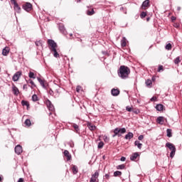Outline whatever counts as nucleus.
Returning <instances> with one entry per match:
<instances>
[{
    "instance_id": "obj_51",
    "label": "nucleus",
    "mask_w": 182,
    "mask_h": 182,
    "mask_svg": "<svg viewBox=\"0 0 182 182\" xmlns=\"http://www.w3.org/2000/svg\"><path fill=\"white\" fill-rule=\"evenodd\" d=\"M120 160H121V161H126V157L122 156Z\"/></svg>"
},
{
    "instance_id": "obj_64",
    "label": "nucleus",
    "mask_w": 182,
    "mask_h": 182,
    "mask_svg": "<svg viewBox=\"0 0 182 182\" xmlns=\"http://www.w3.org/2000/svg\"><path fill=\"white\" fill-rule=\"evenodd\" d=\"M0 72H1V68H0Z\"/></svg>"
},
{
    "instance_id": "obj_16",
    "label": "nucleus",
    "mask_w": 182,
    "mask_h": 182,
    "mask_svg": "<svg viewBox=\"0 0 182 182\" xmlns=\"http://www.w3.org/2000/svg\"><path fill=\"white\" fill-rule=\"evenodd\" d=\"M133 134L132 132H129L127 134L125 135L124 139L125 140H132L133 139Z\"/></svg>"
},
{
    "instance_id": "obj_59",
    "label": "nucleus",
    "mask_w": 182,
    "mask_h": 182,
    "mask_svg": "<svg viewBox=\"0 0 182 182\" xmlns=\"http://www.w3.org/2000/svg\"><path fill=\"white\" fill-rule=\"evenodd\" d=\"M0 181H2V177L0 176Z\"/></svg>"
},
{
    "instance_id": "obj_52",
    "label": "nucleus",
    "mask_w": 182,
    "mask_h": 182,
    "mask_svg": "<svg viewBox=\"0 0 182 182\" xmlns=\"http://www.w3.org/2000/svg\"><path fill=\"white\" fill-rule=\"evenodd\" d=\"M109 177H110V175H109L108 173H106V174H105V178H106L107 180H109Z\"/></svg>"
},
{
    "instance_id": "obj_44",
    "label": "nucleus",
    "mask_w": 182,
    "mask_h": 182,
    "mask_svg": "<svg viewBox=\"0 0 182 182\" xmlns=\"http://www.w3.org/2000/svg\"><path fill=\"white\" fill-rule=\"evenodd\" d=\"M126 110H127V112H133V107L127 106Z\"/></svg>"
},
{
    "instance_id": "obj_15",
    "label": "nucleus",
    "mask_w": 182,
    "mask_h": 182,
    "mask_svg": "<svg viewBox=\"0 0 182 182\" xmlns=\"http://www.w3.org/2000/svg\"><path fill=\"white\" fill-rule=\"evenodd\" d=\"M156 122L159 124H164V117H159L156 119Z\"/></svg>"
},
{
    "instance_id": "obj_1",
    "label": "nucleus",
    "mask_w": 182,
    "mask_h": 182,
    "mask_svg": "<svg viewBox=\"0 0 182 182\" xmlns=\"http://www.w3.org/2000/svg\"><path fill=\"white\" fill-rule=\"evenodd\" d=\"M118 76L121 79H128L130 75V68L126 65H121L117 71Z\"/></svg>"
},
{
    "instance_id": "obj_43",
    "label": "nucleus",
    "mask_w": 182,
    "mask_h": 182,
    "mask_svg": "<svg viewBox=\"0 0 182 182\" xmlns=\"http://www.w3.org/2000/svg\"><path fill=\"white\" fill-rule=\"evenodd\" d=\"M73 127L75 129V130L76 132H79V125L76 124H73Z\"/></svg>"
},
{
    "instance_id": "obj_60",
    "label": "nucleus",
    "mask_w": 182,
    "mask_h": 182,
    "mask_svg": "<svg viewBox=\"0 0 182 182\" xmlns=\"http://www.w3.org/2000/svg\"><path fill=\"white\" fill-rule=\"evenodd\" d=\"M149 20H150V18H148L146 19V21H149Z\"/></svg>"
},
{
    "instance_id": "obj_28",
    "label": "nucleus",
    "mask_w": 182,
    "mask_h": 182,
    "mask_svg": "<svg viewBox=\"0 0 182 182\" xmlns=\"http://www.w3.org/2000/svg\"><path fill=\"white\" fill-rule=\"evenodd\" d=\"M134 144L135 146H137L138 149H141V146H143V144L140 143V141H135Z\"/></svg>"
},
{
    "instance_id": "obj_40",
    "label": "nucleus",
    "mask_w": 182,
    "mask_h": 182,
    "mask_svg": "<svg viewBox=\"0 0 182 182\" xmlns=\"http://www.w3.org/2000/svg\"><path fill=\"white\" fill-rule=\"evenodd\" d=\"M116 136H118V137H120L122 134H118L115 129H114V134L112 135V137H116Z\"/></svg>"
},
{
    "instance_id": "obj_13",
    "label": "nucleus",
    "mask_w": 182,
    "mask_h": 182,
    "mask_svg": "<svg viewBox=\"0 0 182 182\" xmlns=\"http://www.w3.org/2000/svg\"><path fill=\"white\" fill-rule=\"evenodd\" d=\"M12 90L14 92V95H15L16 96H18L19 95V89H18V87H16V86L13 85Z\"/></svg>"
},
{
    "instance_id": "obj_27",
    "label": "nucleus",
    "mask_w": 182,
    "mask_h": 182,
    "mask_svg": "<svg viewBox=\"0 0 182 182\" xmlns=\"http://www.w3.org/2000/svg\"><path fill=\"white\" fill-rule=\"evenodd\" d=\"M87 15H88L89 16H92V15H95V10L93 9H92V10H87Z\"/></svg>"
},
{
    "instance_id": "obj_6",
    "label": "nucleus",
    "mask_w": 182,
    "mask_h": 182,
    "mask_svg": "<svg viewBox=\"0 0 182 182\" xmlns=\"http://www.w3.org/2000/svg\"><path fill=\"white\" fill-rule=\"evenodd\" d=\"M21 76H22V71H18L16 72L12 79L14 80V82H18L19 80V77H21Z\"/></svg>"
},
{
    "instance_id": "obj_53",
    "label": "nucleus",
    "mask_w": 182,
    "mask_h": 182,
    "mask_svg": "<svg viewBox=\"0 0 182 182\" xmlns=\"http://www.w3.org/2000/svg\"><path fill=\"white\" fill-rule=\"evenodd\" d=\"M49 93L51 96H53V90H50Z\"/></svg>"
},
{
    "instance_id": "obj_10",
    "label": "nucleus",
    "mask_w": 182,
    "mask_h": 182,
    "mask_svg": "<svg viewBox=\"0 0 182 182\" xmlns=\"http://www.w3.org/2000/svg\"><path fill=\"white\" fill-rule=\"evenodd\" d=\"M64 156L67 157V161H70V160H72V155H70V153H69V151L65 150Z\"/></svg>"
},
{
    "instance_id": "obj_31",
    "label": "nucleus",
    "mask_w": 182,
    "mask_h": 182,
    "mask_svg": "<svg viewBox=\"0 0 182 182\" xmlns=\"http://www.w3.org/2000/svg\"><path fill=\"white\" fill-rule=\"evenodd\" d=\"M28 77H30V79H36V77L35 76V73H33V72L29 73Z\"/></svg>"
},
{
    "instance_id": "obj_45",
    "label": "nucleus",
    "mask_w": 182,
    "mask_h": 182,
    "mask_svg": "<svg viewBox=\"0 0 182 182\" xmlns=\"http://www.w3.org/2000/svg\"><path fill=\"white\" fill-rule=\"evenodd\" d=\"M103 140H104V141H105V143H109V137H107V136L105 135L103 136Z\"/></svg>"
},
{
    "instance_id": "obj_41",
    "label": "nucleus",
    "mask_w": 182,
    "mask_h": 182,
    "mask_svg": "<svg viewBox=\"0 0 182 182\" xmlns=\"http://www.w3.org/2000/svg\"><path fill=\"white\" fill-rule=\"evenodd\" d=\"M181 60H180V57H177L175 60H174V63L175 65H178V63H180Z\"/></svg>"
},
{
    "instance_id": "obj_8",
    "label": "nucleus",
    "mask_w": 182,
    "mask_h": 182,
    "mask_svg": "<svg viewBox=\"0 0 182 182\" xmlns=\"http://www.w3.org/2000/svg\"><path fill=\"white\" fill-rule=\"evenodd\" d=\"M114 130L118 134H124L126 133V128H115Z\"/></svg>"
},
{
    "instance_id": "obj_48",
    "label": "nucleus",
    "mask_w": 182,
    "mask_h": 182,
    "mask_svg": "<svg viewBox=\"0 0 182 182\" xmlns=\"http://www.w3.org/2000/svg\"><path fill=\"white\" fill-rule=\"evenodd\" d=\"M163 70V65H159L158 68V72H161Z\"/></svg>"
},
{
    "instance_id": "obj_50",
    "label": "nucleus",
    "mask_w": 182,
    "mask_h": 182,
    "mask_svg": "<svg viewBox=\"0 0 182 182\" xmlns=\"http://www.w3.org/2000/svg\"><path fill=\"white\" fill-rule=\"evenodd\" d=\"M144 139V136L143 135H140L139 137H138V140H143Z\"/></svg>"
},
{
    "instance_id": "obj_39",
    "label": "nucleus",
    "mask_w": 182,
    "mask_h": 182,
    "mask_svg": "<svg viewBox=\"0 0 182 182\" xmlns=\"http://www.w3.org/2000/svg\"><path fill=\"white\" fill-rule=\"evenodd\" d=\"M103 146H105V143L103 141H100L99 142L97 147L98 149H103Z\"/></svg>"
},
{
    "instance_id": "obj_63",
    "label": "nucleus",
    "mask_w": 182,
    "mask_h": 182,
    "mask_svg": "<svg viewBox=\"0 0 182 182\" xmlns=\"http://www.w3.org/2000/svg\"><path fill=\"white\" fill-rule=\"evenodd\" d=\"M152 80H154V77H152Z\"/></svg>"
},
{
    "instance_id": "obj_21",
    "label": "nucleus",
    "mask_w": 182,
    "mask_h": 182,
    "mask_svg": "<svg viewBox=\"0 0 182 182\" xmlns=\"http://www.w3.org/2000/svg\"><path fill=\"white\" fill-rule=\"evenodd\" d=\"M50 52H53L54 58H59V53H58V50H56V48L50 50Z\"/></svg>"
},
{
    "instance_id": "obj_35",
    "label": "nucleus",
    "mask_w": 182,
    "mask_h": 182,
    "mask_svg": "<svg viewBox=\"0 0 182 182\" xmlns=\"http://www.w3.org/2000/svg\"><path fill=\"white\" fill-rule=\"evenodd\" d=\"M171 43H168L166 44V46H165V48L166 49V50H171Z\"/></svg>"
},
{
    "instance_id": "obj_3",
    "label": "nucleus",
    "mask_w": 182,
    "mask_h": 182,
    "mask_svg": "<svg viewBox=\"0 0 182 182\" xmlns=\"http://www.w3.org/2000/svg\"><path fill=\"white\" fill-rule=\"evenodd\" d=\"M100 170H97L93 174H92L90 182H99V173Z\"/></svg>"
},
{
    "instance_id": "obj_57",
    "label": "nucleus",
    "mask_w": 182,
    "mask_h": 182,
    "mask_svg": "<svg viewBox=\"0 0 182 182\" xmlns=\"http://www.w3.org/2000/svg\"><path fill=\"white\" fill-rule=\"evenodd\" d=\"M154 100H156V97H153L152 98H151V102H153Z\"/></svg>"
},
{
    "instance_id": "obj_2",
    "label": "nucleus",
    "mask_w": 182,
    "mask_h": 182,
    "mask_svg": "<svg viewBox=\"0 0 182 182\" xmlns=\"http://www.w3.org/2000/svg\"><path fill=\"white\" fill-rule=\"evenodd\" d=\"M166 147H168V149H169V150H171V153H170V157H171V159H173V157H174L175 154H176V146L170 143V142H167L166 144Z\"/></svg>"
},
{
    "instance_id": "obj_42",
    "label": "nucleus",
    "mask_w": 182,
    "mask_h": 182,
    "mask_svg": "<svg viewBox=\"0 0 182 182\" xmlns=\"http://www.w3.org/2000/svg\"><path fill=\"white\" fill-rule=\"evenodd\" d=\"M146 86H151V85H153V82H151V80H147L146 81Z\"/></svg>"
},
{
    "instance_id": "obj_62",
    "label": "nucleus",
    "mask_w": 182,
    "mask_h": 182,
    "mask_svg": "<svg viewBox=\"0 0 182 182\" xmlns=\"http://www.w3.org/2000/svg\"><path fill=\"white\" fill-rule=\"evenodd\" d=\"M57 93H59V90H56Z\"/></svg>"
},
{
    "instance_id": "obj_19",
    "label": "nucleus",
    "mask_w": 182,
    "mask_h": 182,
    "mask_svg": "<svg viewBox=\"0 0 182 182\" xmlns=\"http://www.w3.org/2000/svg\"><path fill=\"white\" fill-rule=\"evenodd\" d=\"M164 109V106L161 104H158L156 106V109L158 110V112H161Z\"/></svg>"
},
{
    "instance_id": "obj_29",
    "label": "nucleus",
    "mask_w": 182,
    "mask_h": 182,
    "mask_svg": "<svg viewBox=\"0 0 182 182\" xmlns=\"http://www.w3.org/2000/svg\"><path fill=\"white\" fill-rule=\"evenodd\" d=\"M122 176V171H117L114 172V177H120Z\"/></svg>"
},
{
    "instance_id": "obj_4",
    "label": "nucleus",
    "mask_w": 182,
    "mask_h": 182,
    "mask_svg": "<svg viewBox=\"0 0 182 182\" xmlns=\"http://www.w3.org/2000/svg\"><path fill=\"white\" fill-rule=\"evenodd\" d=\"M48 43L49 46L50 50H53V49H57L58 44L56 43V42H55V41H53L52 39H48Z\"/></svg>"
},
{
    "instance_id": "obj_49",
    "label": "nucleus",
    "mask_w": 182,
    "mask_h": 182,
    "mask_svg": "<svg viewBox=\"0 0 182 182\" xmlns=\"http://www.w3.org/2000/svg\"><path fill=\"white\" fill-rule=\"evenodd\" d=\"M11 3L13 4V5H16V4H18L17 2H16V0H11Z\"/></svg>"
},
{
    "instance_id": "obj_20",
    "label": "nucleus",
    "mask_w": 182,
    "mask_h": 182,
    "mask_svg": "<svg viewBox=\"0 0 182 182\" xmlns=\"http://www.w3.org/2000/svg\"><path fill=\"white\" fill-rule=\"evenodd\" d=\"M59 30L63 33V35H66V29L65 28V26L60 25L59 26Z\"/></svg>"
},
{
    "instance_id": "obj_12",
    "label": "nucleus",
    "mask_w": 182,
    "mask_h": 182,
    "mask_svg": "<svg viewBox=\"0 0 182 182\" xmlns=\"http://www.w3.org/2000/svg\"><path fill=\"white\" fill-rule=\"evenodd\" d=\"M14 150L16 154H21V153H22V146L21 145H17Z\"/></svg>"
},
{
    "instance_id": "obj_23",
    "label": "nucleus",
    "mask_w": 182,
    "mask_h": 182,
    "mask_svg": "<svg viewBox=\"0 0 182 182\" xmlns=\"http://www.w3.org/2000/svg\"><path fill=\"white\" fill-rule=\"evenodd\" d=\"M72 171H73V174H77V173L79 172V170L77 169V166H73V167H72Z\"/></svg>"
},
{
    "instance_id": "obj_18",
    "label": "nucleus",
    "mask_w": 182,
    "mask_h": 182,
    "mask_svg": "<svg viewBox=\"0 0 182 182\" xmlns=\"http://www.w3.org/2000/svg\"><path fill=\"white\" fill-rule=\"evenodd\" d=\"M138 156H139V153H137V152L132 154V155L130 156V160L132 161H134V160H136V159H137Z\"/></svg>"
},
{
    "instance_id": "obj_11",
    "label": "nucleus",
    "mask_w": 182,
    "mask_h": 182,
    "mask_svg": "<svg viewBox=\"0 0 182 182\" xmlns=\"http://www.w3.org/2000/svg\"><path fill=\"white\" fill-rule=\"evenodd\" d=\"M111 95H112V96H119V95H120V90L113 88L111 90Z\"/></svg>"
},
{
    "instance_id": "obj_24",
    "label": "nucleus",
    "mask_w": 182,
    "mask_h": 182,
    "mask_svg": "<svg viewBox=\"0 0 182 182\" xmlns=\"http://www.w3.org/2000/svg\"><path fill=\"white\" fill-rule=\"evenodd\" d=\"M14 11H16L18 14L21 13V7L19 6V5L18 4L14 5Z\"/></svg>"
},
{
    "instance_id": "obj_46",
    "label": "nucleus",
    "mask_w": 182,
    "mask_h": 182,
    "mask_svg": "<svg viewBox=\"0 0 182 182\" xmlns=\"http://www.w3.org/2000/svg\"><path fill=\"white\" fill-rule=\"evenodd\" d=\"M88 127H89L90 130H95L96 129V127H95L90 124H88Z\"/></svg>"
},
{
    "instance_id": "obj_38",
    "label": "nucleus",
    "mask_w": 182,
    "mask_h": 182,
    "mask_svg": "<svg viewBox=\"0 0 182 182\" xmlns=\"http://www.w3.org/2000/svg\"><path fill=\"white\" fill-rule=\"evenodd\" d=\"M21 105H22V106H27V107H29V103L25 100L21 101Z\"/></svg>"
},
{
    "instance_id": "obj_32",
    "label": "nucleus",
    "mask_w": 182,
    "mask_h": 182,
    "mask_svg": "<svg viewBox=\"0 0 182 182\" xmlns=\"http://www.w3.org/2000/svg\"><path fill=\"white\" fill-rule=\"evenodd\" d=\"M27 83H30L31 85V88L36 87V85H35V82H33L32 80H28Z\"/></svg>"
},
{
    "instance_id": "obj_7",
    "label": "nucleus",
    "mask_w": 182,
    "mask_h": 182,
    "mask_svg": "<svg viewBox=\"0 0 182 182\" xmlns=\"http://www.w3.org/2000/svg\"><path fill=\"white\" fill-rule=\"evenodd\" d=\"M46 105L48 109L50 110V112H53V110H55V107H53V105H52V102H50V100H46Z\"/></svg>"
},
{
    "instance_id": "obj_5",
    "label": "nucleus",
    "mask_w": 182,
    "mask_h": 182,
    "mask_svg": "<svg viewBox=\"0 0 182 182\" xmlns=\"http://www.w3.org/2000/svg\"><path fill=\"white\" fill-rule=\"evenodd\" d=\"M23 9H24V11H26V12L32 11V4L29 2L23 4Z\"/></svg>"
},
{
    "instance_id": "obj_22",
    "label": "nucleus",
    "mask_w": 182,
    "mask_h": 182,
    "mask_svg": "<svg viewBox=\"0 0 182 182\" xmlns=\"http://www.w3.org/2000/svg\"><path fill=\"white\" fill-rule=\"evenodd\" d=\"M50 52H53L54 58H59V53H58V50H56V48L50 50Z\"/></svg>"
},
{
    "instance_id": "obj_30",
    "label": "nucleus",
    "mask_w": 182,
    "mask_h": 182,
    "mask_svg": "<svg viewBox=\"0 0 182 182\" xmlns=\"http://www.w3.org/2000/svg\"><path fill=\"white\" fill-rule=\"evenodd\" d=\"M166 136L167 137H172L173 136V134H171V129H168L166 130Z\"/></svg>"
},
{
    "instance_id": "obj_61",
    "label": "nucleus",
    "mask_w": 182,
    "mask_h": 182,
    "mask_svg": "<svg viewBox=\"0 0 182 182\" xmlns=\"http://www.w3.org/2000/svg\"><path fill=\"white\" fill-rule=\"evenodd\" d=\"M73 36V34H72V33L70 34V36Z\"/></svg>"
},
{
    "instance_id": "obj_25",
    "label": "nucleus",
    "mask_w": 182,
    "mask_h": 182,
    "mask_svg": "<svg viewBox=\"0 0 182 182\" xmlns=\"http://www.w3.org/2000/svg\"><path fill=\"white\" fill-rule=\"evenodd\" d=\"M37 80L39 82V83L42 86V87H45V81H43V80H42V79H41V77H38Z\"/></svg>"
},
{
    "instance_id": "obj_9",
    "label": "nucleus",
    "mask_w": 182,
    "mask_h": 182,
    "mask_svg": "<svg viewBox=\"0 0 182 182\" xmlns=\"http://www.w3.org/2000/svg\"><path fill=\"white\" fill-rule=\"evenodd\" d=\"M149 5L150 0H145L141 4V8L142 9H146V8H149Z\"/></svg>"
},
{
    "instance_id": "obj_47",
    "label": "nucleus",
    "mask_w": 182,
    "mask_h": 182,
    "mask_svg": "<svg viewBox=\"0 0 182 182\" xmlns=\"http://www.w3.org/2000/svg\"><path fill=\"white\" fill-rule=\"evenodd\" d=\"M80 90H82V87L80 85L77 86L76 92H77V93H79L80 92Z\"/></svg>"
},
{
    "instance_id": "obj_56",
    "label": "nucleus",
    "mask_w": 182,
    "mask_h": 182,
    "mask_svg": "<svg viewBox=\"0 0 182 182\" xmlns=\"http://www.w3.org/2000/svg\"><path fill=\"white\" fill-rule=\"evenodd\" d=\"M18 182H23V178H20L18 181Z\"/></svg>"
},
{
    "instance_id": "obj_34",
    "label": "nucleus",
    "mask_w": 182,
    "mask_h": 182,
    "mask_svg": "<svg viewBox=\"0 0 182 182\" xmlns=\"http://www.w3.org/2000/svg\"><path fill=\"white\" fill-rule=\"evenodd\" d=\"M146 16H147V13L146 12H141L140 14V18H141V19L146 18Z\"/></svg>"
},
{
    "instance_id": "obj_55",
    "label": "nucleus",
    "mask_w": 182,
    "mask_h": 182,
    "mask_svg": "<svg viewBox=\"0 0 182 182\" xmlns=\"http://www.w3.org/2000/svg\"><path fill=\"white\" fill-rule=\"evenodd\" d=\"M176 16H172L171 17V21H172V22H173V21H176Z\"/></svg>"
},
{
    "instance_id": "obj_17",
    "label": "nucleus",
    "mask_w": 182,
    "mask_h": 182,
    "mask_svg": "<svg viewBox=\"0 0 182 182\" xmlns=\"http://www.w3.org/2000/svg\"><path fill=\"white\" fill-rule=\"evenodd\" d=\"M9 53V48L6 47L5 48L3 49L2 55H4V56H8Z\"/></svg>"
},
{
    "instance_id": "obj_54",
    "label": "nucleus",
    "mask_w": 182,
    "mask_h": 182,
    "mask_svg": "<svg viewBox=\"0 0 182 182\" xmlns=\"http://www.w3.org/2000/svg\"><path fill=\"white\" fill-rule=\"evenodd\" d=\"M23 90L28 89V85H26V84H25V85L23 86Z\"/></svg>"
},
{
    "instance_id": "obj_58",
    "label": "nucleus",
    "mask_w": 182,
    "mask_h": 182,
    "mask_svg": "<svg viewBox=\"0 0 182 182\" xmlns=\"http://www.w3.org/2000/svg\"><path fill=\"white\" fill-rule=\"evenodd\" d=\"M177 11H181V7L178 6V7H177Z\"/></svg>"
},
{
    "instance_id": "obj_33",
    "label": "nucleus",
    "mask_w": 182,
    "mask_h": 182,
    "mask_svg": "<svg viewBox=\"0 0 182 182\" xmlns=\"http://www.w3.org/2000/svg\"><path fill=\"white\" fill-rule=\"evenodd\" d=\"M32 100L33 102H38V100H39V99L38 98V95H36V94H34L32 96Z\"/></svg>"
},
{
    "instance_id": "obj_26",
    "label": "nucleus",
    "mask_w": 182,
    "mask_h": 182,
    "mask_svg": "<svg viewBox=\"0 0 182 182\" xmlns=\"http://www.w3.org/2000/svg\"><path fill=\"white\" fill-rule=\"evenodd\" d=\"M125 168H126L125 164H121L117 166V170H124Z\"/></svg>"
},
{
    "instance_id": "obj_37",
    "label": "nucleus",
    "mask_w": 182,
    "mask_h": 182,
    "mask_svg": "<svg viewBox=\"0 0 182 182\" xmlns=\"http://www.w3.org/2000/svg\"><path fill=\"white\" fill-rule=\"evenodd\" d=\"M35 45L37 46H43V44H42V41H41V40H40V41H36L35 42Z\"/></svg>"
},
{
    "instance_id": "obj_14",
    "label": "nucleus",
    "mask_w": 182,
    "mask_h": 182,
    "mask_svg": "<svg viewBox=\"0 0 182 182\" xmlns=\"http://www.w3.org/2000/svg\"><path fill=\"white\" fill-rule=\"evenodd\" d=\"M127 39H126V37H123L122 40L121 41V46L122 48H126L127 43Z\"/></svg>"
},
{
    "instance_id": "obj_36",
    "label": "nucleus",
    "mask_w": 182,
    "mask_h": 182,
    "mask_svg": "<svg viewBox=\"0 0 182 182\" xmlns=\"http://www.w3.org/2000/svg\"><path fill=\"white\" fill-rule=\"evenodd\" d=\"M24 123H25L26 126H28V127L32 124V123L31 122V119H26Z\"/></svg>"
}]
</instances>
